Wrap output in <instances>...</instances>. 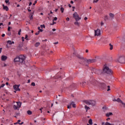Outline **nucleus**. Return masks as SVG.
<instances>
[{
    "instance_id": "nucleus-56",
    "label": "nucleus",
    "mask_w": 125,
    "mask_h": 125,
    "mask_svg": "<svg viewBox=\"0 0 125 125\" xmlns=\"http://www.w3.org/2000/svg\"><path fill=\"white\" fill-rule=\"evenodd\" d=\"M108 114H109V116H112V115H113V113L112 112H110Z\"/></svg>"
},
{
    "instance_id": "nucleus-12",
    "label": "nucleus",
    "mask_w": 125,
    "mask_h": 125,
    "mask_svg": "<svg viewBox=\"0 0 125 125\" xmlns=\"http://www.w3.org/2000/svg\"><path fill=\"white\" fill-rule=\"evenodd\" d=\"M100 84H101V88L102 89H106V88H107V85H106V84H105V83H100Z\"/></svg>"
},
{
    "instance_id": "nucleus-50",
    "label": "nucleus",
    "mask_w": 125,
    "mask_h": 125,
    "mask_svg": "<svg viewBox=\"0 0 125 125\" xmlns=\"http://www.w3.org/2000/svg\"><path fill=\"white\" fill-rule=\"evenodd\" d=\"M54 24H56V22L53 21L52 23H50V25H53Z\"/></svg>"
},
{
    "instance_id": "nucleus-22",
    "label": "nucleus",
    "mask_w": 125,
    "mask_h": 125,
    "mask_svg": "<svg viewBox=\"0 0 125 125\" xmlns=\"http://www.w3.org/2000/svg\"><path fill=\"white\" fill-rule=\"evenodd\" d=\"M70 105L72 106V107L73 108H76V104H75V103L74 102H72L71 104H70Z\"/></svg>"
},
{
    "instance_id": "nucleus-11",
    "label": "nucleus",
    "mask_w": 125,
    "mask_h": 125,
    "mask_svg": "<svg viewBox=\"0 0 125 125\" xmlns=\"http://www.w3.org/2000/svg\"><path fill=\"white\" fill-rule=\"evenodd\" d=\"M19 86H20V84H15V85H14L13 88L14 90H16V91H20L21 90L20 89V88H19Z\"/></svg>"
},
{
    "instance_id": "nucleus-60",
    "label": "nucleus",
    "mask_w": 125,
    "mask_h": 125,
    "mask_svg": "<svg viewBox=\"0 0 125 125\" xmlns=\"http://www.w3.org/2000/svg\"><path fill=\"white\" fill-rule=\"evenodd\" d=\"M1 50H2V48H0V53H1Z\"/></svg>"
},
{
    "instance_id": "nucleus-19",
    "label": "nucleus",
    "mask_w": 125,
    "mask_h": 125,
    "mask_svg": "<svg viewBox=\"0 0 125 125\" xmlns=\"http://www.w3.org/2000/svg\"><path fill=\"white\" fill-rule=\"evenodd\" d=\"M109 17L111 19H114V18L115 17V15L113 13H109Z\"/></svg>"
},
{
    "instance_id": "nucleus-5",
    "label": "nucleus",
    "mask_w": 125,
    "mask_h": 125,
    "mask_svg": "<svg viewBox=\"0 0 125 125\" xmlns=\"http://www.w3.org/2000/svg\"><path fill=\"white\" fill-rule=\"evenodd\" d=\"M91 71H92V72H91L92 74H93L94 73V74H95V75H98V76H99V75H101L103 74V70L102 71V70L101 69L92 68Z\"/></svg>"
},
{
    "instance_id": "nucleus-25",
    "label": "nucleus",
    "mask_w": 125,
    "mask_h": 125,
    "mask_svg": "<svg viewBox=\"0 0 125 125\" xmlns=\"http://www.w3.org/2000/svg\"><path fill=\"white\" fill-rule=\"evenodd\" d=\"M84 108L86 110V112H87V110H89V109H90V107L89 106H87V105H85Z\"/></svg>"
},
{
    "instance_id": "nucleus-23",
    "label": "nucleus",
    "mask_w": 125,
    "mask_h": 125,
    "mask_svg": "<svg viewBox=\"0 0 125 125\" xmlns=\"http://www.w3.org/2000/svg\"><path fill=\"white\" fill-rule=\"evenodd\" d=\"M7 43H9V44H14V42H11V41L10 40H9L7 42Z\"/></svg>"
},
{
    "instance_id": "nucleus-53",
    "label": "nucleus",
    "mask_w": 125,
    "mask_h": 125,
    "mask_svg": "<svg viewBox=\"0 0 125 125\" xmlns=\"http://www.w3.org/2000/svg\"><path fill=\"white\" fill-rule=\"evenodd\" d=\"M1 36L2 37V38H3V37H5V34H2Z\"/></svg>"
},
{
    "instance_id": "nucleus-4",
    "label": "nucleus",
    "mask_w": 125,
    "mask_h": 125,
    "mask_svg": "<svg viewBox=\"0 0 125 125\" xmlns=\"http://www.w3.org/2000/svg\"><path fill=\"white\" fill-rule=\"evenodd\" d=\"M77 58H79L80 59V63L82 64L83 65H85V66H87V59L86 58H83V57L80 55H77Z\"/></svg>"
},
{
    "instance_id": "nucleus-39",
    "label": "nucleus",
    "mask_w": 125,
    "mask_h": 125,
    "mask_svg": "<svg viewBox=\"0 0 125 125\" xmlns=\"http://www.w3.org/2000/svg\"><path fill=\"white\" fill-rule=\"evenodd\" d=\"M15 115L17 116H20V112H16Z\"/></svg>"
},
{
    "instance_id": "nucleus-10",
    "label": "nucleus",
    "mask_w": 125,
    "mask_h": 125,
    "mask_svg": "<svg viewBox=\"0 0 125 125\" xmlns=\"http://www.w3.org/2000/svg\"><path fill=\"white\" fill-rule=\"evenodd\" d=\"M118 62L119 63H125V57H119L118 59Z\"/></svg>"
},
{
    "instance_id": "nucleus-46",
    "label": "nucleus",
    "mask_w": 125,
    "mask_h": 125,
    "mask_svg": "<svg viewBox=\"0 0 125 125\" xmlns=\"http://www.w3.org/2000/svg\"><path fill=\"white\" fill-rule=\"evenodd\" d=\"M4 85H5V84H2L1 85V86H0V88H1V87H3V86H4Z\"/></svg>"
},
{
    "instance_id": "nucleus-55",
    "label": "nucleus",
    "mask_w": 125,
    "mask_h": 125,
    "mask_svg": "<svg viewBox=\"0 0 125 125\" xmlns=\"http://www.w3.org/2000/svg\"><path fill=\"white\" fill-rule=\"evenodd\" d=\"M4 80H6V81H9V79L6 78H5Z\"/></svg>"
},
{
    "instance_id": "nucleus-49",
    "label": "nucleus",
    "mask_w": 125,
    "mask_h": 125,
    "mask_svg": "<svg viewBox=\"0 0 125 125\" xmlns=\"http://www.w3.org/2000/svg\"><path fill=\"white\" fill-rule=\"evenodd\" d=\"M66 21H70V18H67L66 19Z\"/></svg>"
},
{
    "instance_id": "nucleus-48",
    "label": "nucleus",
    "mask_w": 125,
    "mask_h": 125,
    "mask_svg": "<svg viewBox=\"0 0 125 125\" xmlns=\"http://www.w3.org/2000/svg\"><path fill=\"white\" fill-rule=\"evenodd\" d=\"M30 20H33V15H31V16L30 17Z\"/></svg>"
},
{
    "instance_id": "nucleus-15",
    "label": "nucleus",
    "mask_w": 125,
    "mask_h": 125,
    "mask_svg": "<svg viewBox=\"0 0 125 125\" xmlns=\"http://www.w3.org/2000/svg\"><path fill=\"white\" fill-rule=\"evenodd\" d=\"M80 84H81V86H85V85H86V82H85V81H83L81 82Z\"/></svg>"
},
{
    "instance_id": "nucleus-33",
    "label": "nucleus",
    "mask_w": 125,
    "mask_h": 125,
    "mask_svg": "<svg viewBox=\"0 0 125 125\" xmlns=\"http://www.w3.org/2000/svg\"><path fill=\"white\" fill-rule=\"evenodd\" d=\"M38 30H39V31H40V32H43V30L41 29V27H40V26H39V27H38Z\"/></svg>"
},
{
    "instance_id": "nucleus-57",
    "label": "nucleus",
    "mask_w": 125,
    "mask_h": 125,
    "mask_svg": "<svg viewBox=\"0 0 125 125\" xmlns=\"http://www.w3.org/2000/svg\"><path fill=\"white\" fill-rule=\"evenodd\" d=\"M84 20H85V21L87 20V17H85L84 18Z\"/></svg>"
},
{
    "instance_id": "nucleus-16",
    "label": "nucleus",
    "mask_w": 125,
    "mask_h": 125,
    "mask_svg": "<svg viewBox=\"0 0 125 125\" xmlns=\"http://www.w3.org/2000/svg\"><path fill=\"white\" fill-rule=\"evenodd\" d=\"M7 59V57L6 56H1V60L2 61H5Z\"/></svg>"
},
{
    "instance_id": "nucleus-63",
    "label": "nucleus",
    "mask_w": 125,
    "mask_h": 125,
    "mask_svg": "<svg viewBox=\"0 0 125 125\" xmlns=\"http://www.w3.org/2000/svg\"><path fill=\"white\" fill-rule=\"evenodd\" d=\"M85 52H86V53H87L88 52V50L86 49V50H85Z\"/></svg>"
},
{
    "instance_id": "nucleus-62",
    "label": "nucleus",
    "mask_w": 125,
    "mask_h": 125,
    "mask_svg": "<svg viewBox=\"0 0 125 125\" xmlns=\"http://www.w3.org/2000/svg\"><path fill=\"white\" fill-rule=\"evenodd\" d=\"M31 83V80H28V83Z\"/></svg>"
},
{
    "instance_id": "nucleus-28",
    "label": "nucleus",
    "mask_w": 125,
    "mask_h": 125,
    "mask_svg": "<svg viewBox=\"0 0 125 125\" xmlns=\"http://www.w3.org/2000/svg\"><path fill=\"white\" fill-rule=\"evenodd\" d=\"M61 11L62 12V13H63L64 12V8H63V7H62V5L61 6Z\"/></svg>"
},
{
    "instance_id": "nucleus-29",
    "label": "nucleus",
    "mask_w": 125,
    "mask_h": 125,
    "mask_svg": "<svg viewBox=\"0 0 125 125\" xmlns=\"http://www.w3.org/2000/svg\"><path fill=\"white\" fill-rule=\"evenodd\" d=\"M27 113L28 115H32V114H33V112L31 110H28Z\"/></svg>"
},
{
    "instance_id": "nucleus-7",
    "label": "nucleus",
    "mask_w": 125,
    "mask_h": 125,
    "mask_svg": "<svg viewBox=\"0 0 125 125\" xmlns=\"http://www.w3.org/2000/svg\"><path fill=\"white\" fill-rule=\"evenodd\" d=\"M73 17L75 20L76 21H79V20H81L82 19V18L80 17L79 14H78V13L77 12H74V13L73 14Z\"/></svg>"
},
{
    "instance_id": "nucleus-9",
    "label": "nucleus",
    "mask_w": 125,
    "mask_h": 125,
    "mask_svg": "<svg viewBox=\"0 0 125 125\" xmlns=\"http://www.w3.org/2000/svg\"><path fill=\"white\" fill-rule=\"evenodd\" d=\"M97 60L95 59H87V64H90L91 63H95V62H96Z\"/></svg>"
},
{
    "instance_id": "nucleus-52",
    "label": "nucleus",
    "mask_w": 125,
    "mask_h": 125,
    "mask_svg": "<svg viewBox=\"0 0 125 125\" xmlns=\"http://www.w3.org/2000/svg\"><path fill=\"white\" fill-rule=\"evenodd\" d=\"M37 0H35L34 2V3H33V5H36V3H37Z\"/></svg>"
},
{
    "instance_id": "nucleus-44",
    "label": "nucleus",
    "mask_w": 125,
    "mask_h": 125,
    "mask_svg": "<svg viewBox=\"0 0 125 125\" xmlns=\"http://www.w3.org/2000/svg\"><path fill=\"white\" fill-rule=\"evenodd\" d=\"M57 20V17H55L53 20V21H56Z\"/></svg>"
},
{
    "instance_id": "nucleus-45",
    "label": "nucleus",
    "mask_w": 125,
    "mask_h": 125,
    "mask_svg": "<svg viewBox=\"0 0 125 125\" xmlns=\"http://www.w3.org/2000/svg\"><path fill=\"white\" fill-rule=\"evenodd\" d=\"M21 30L20 29L19 32H18V35H21Z\"/></svg>"
},
{
    "instance_id": "nucleus-41",
    "label": "nucleus",
    "mask_w": 125,
    "mask_h": 125,
    "mask_svg": "<svg viewBox=\"0 0 125 125\" xmlns=\"http://www.w3.org/2000/svg\"><path fill=\"white\" fill-rule=\"evenodd\" d=\"M12 27H11L10 26H8V32H10V29H11Z\"/></svg>"
},
{
    "instance_id": "nucleus-47",
    "label": "nucleus",
    "mask_w": 125,
    "mask_h": 125,
    "mask_svg": "<svg viewBox=\"0 0 125 125\" xmlns=\"http://www.w3.org/2000/svg\"><path fill=\"white\" fill-rule=\"evenodd\" d=\"M71 105H67V108H68V109H71Z\"/></svg>"
},
{
    "instance_id": "nucleus-51",
    "label": "nucleus",
    "mask_w": 125,
    "mask_h": 125,
    "mask_svg": "<svg viewBox=\"0 0 125 125\" xmlns=\"http://www.w3.org/2000/svg\"><path fill=\"white\" fill-rule=\"evenodd\" d=\"M109 116H110V115H109V113L106 114V117H109Z\"/></svg>"
},
{
    "instance_id": "nucleus-59",
    "label": "nucleus",
    "mask_w": 125,
    "mask_h": 125,
    "mask_svg": "<svg viewBox=\"0 0 125 125\" xmlns=\"http://www.w3.org/2000/svg\"><path fill=\"white\" fill-rule=\"evenodd\" d=\"M52 31H53V32H55V31H56V29L55 28H53V29H52Z\"/></svg>"
},
{
    "instance_id": "nucleus-26",
    "label": "nucleus",
    "mask_w": 125,
    "mask_h": 125,
    "mask_svg": "<svg viewBox=\"0 0 125 125\" xmlns=\"http://www.w3.org/2000/svg\"><path fill=\"white\" fill-rule=\"evenodd\" d=\"M119 103H121V104H122V105H123V107H124V108H125V103H124V102H123V101H122V100H121V101H120V102Z\"/></svg>"
},
{
    "instance_id": "nucleus-8",
    "label": "nucleus",
    "mask_w": 125,
    "mask_h": 125,
    "mask_svg": "<svg viewBox=\"0 0 125 125\" xmlns=\"http://www.w3.org/2000/svg\"><path fill=\"white\" fill-rule=\"evenodd\" d=\"M95 36H97L98 37L101 36V31L99 29H97V30H95Z\"/></svg>"
},
{
    "instance_id": "nucleus-54",
    "label": "nucleus",
    "mask_w": 125,
    "mask_h": 125,
    "mask_svg": "<svg viewBox=\"0 0 125 125\" xmlns=\"http://www.w3.org/2000/svg\"><path fill=\"white\" fill-rule=\"evenodd\" d=\"M21 40L22 42H24V41H25V40H24V37H21Z\"/></svg>"
},
{
    "instance_id": "nucleus-32",
    "label": "nucleus",
    "mask_w": 125,
    "mask_h": 125,
    "mask_svg": "<svg viewBox=\"0 0 125 125\" xmlns=\"http://www.w3.org/2000/svg\"><path fill=\"white\" fill-rule=\"evenodd\" d=\"M122 41H123V42H125V35L122 37Z\"/></svg>"
},
{
    "instance_id": "nucleus-18",
    "label": "nucleus",
    "mask_w": 125,
    "mask_h": 125,
    "mask_svg": "<svg viewBox=\"0 0 125 125\" xmlns=\"http://www.w3.org/2000/svg\"><path fill=\"white\" fill-rule=\"evenodd\" d=\"M75 85H76V84L75 83H73L70 86H69V87H68V89H73V88H74V86H75Z\"/></svg>"
},
{
    "instance_id": "nucleus-34",
    "label": "nucleus",
    "mask_w": 125,
    "mask_h": 125,
    "mask_svg": "<svg viewBox=\"0 0 125 125\" xmlns=\"http://www.w3.org/2000/svg\"><path fill=\"white\" fill-rule=\"evenodd\" d=\"M41 28H42V29L43 28H44V29H45V25H44V24L41 25Z\"/></svg>"
},
{
    "instance_id": "nucleus-24",
    "label": "nucleus",
    "mask_w": 125,
    "mask_h": 125,
    "mask_svg": "<svg viewBox=\"0 0 125 125\" xmlns=\"http://www.w3.org/2000/svg\"><path fill=\"white\" fill-rule=\"evenodd\" d=\"M13 108L14 110H19L20 107H19L18 106H16V105H14Z\"/></svg>"
},
{
    "instance_id": "nucleus-17",
    "label": "nucleus",
    "mask_w": 125,
    "mask_h": 125,
    "mask_svg": "<svg viewBox=\"0 0 125 125\" xmlns=\"http://www.w3.org/2000/svg\"><path fill=\"white\" fill-rule=\"evenodd\" d=\"M3 9L6 10V11H8V7L7 6H5L4 4H2Z\"/></svg>"
},
{
    "instance_id": "nucleus-36",
    "label": "nucleus",
    "mask_w": 125,
    "mask_h": 125,
    "mask_svg": "<svg viewBox=\"0 0 125 125\" xmlns=\"http://www.w3.org/2000/svg\"><path fill=\"white\" fill-rule=\"evenodd\" d=\"M25 40H26V41H29V39H28V35H25Z\"/></svg>"
},
{
    "instance_id": "nucleus-27",
    "label": "nucleus",
    "mask_w": 125,
    "mask_h": 125,
    "mask_svg": "<svg viewBox=\"0 0 125 125\" xmlns=\"http://www.w3.org/2000/svg\"><path fill=\"white\" fill-rule=\"evenodd\" d=\"M40 44H41V43H40L39 42H36L35 44V47H38V46H39Z\"/></svg>"
},
{
    "instance_id": "nucleus-13",
    "label": "nucleus",
    "mask_w": 125,
    "mask_h": 125,
    "mask_svg": "<svg viewBox=\"0 0 125 125\" xmlns=\"http://www.w3.org/2000/svg\"><path fill=\"white\" fill-rule=\"evenodd\" d=\"M20 122H21V120H19L17 122L14 124V125H22L23 124H24V122H22L20 123Z\"/></svg>"
},
{
    "instance_id": "nucleus-35",
    "label": "nucleus",
    "mask_w": 125,
    "mask_h": 125,
    "mask_svg": "<svg viewBox=\"0 0 125 125\" xmlns=\"http://www.w3.org/2000/svg\"><path fill=\"white\" fill-rule=\"evenodd\" d=\"M104 20H109V18H108V16H105Z\"/></svg>"
},
{
    "instance_id": "nucleus-42",
    "label": "nucleus",
    "mask_w": 125,
    "mask_h": 125,
    "mask_svg": "<svg viewBox=\"0 0 125 125\" xmlns=\"http://www.w3.org/2000/svg\"><path fill=\"white\" fill-rule=\"evenodd\" d=\"M31 85H32L33 86H35L36 85V83H35L33 82L31 83Z\"/></svg>"
},
{
    "instance_id": "nucleus-14",
    "label": "nucleus",
    "mask_w": 125,
    "mask_h": 125,
    "mask_svg": "<svg viewBox=\"0 0 125 125\" xmlns=\"http://www.w3.org/2000/svg\"><path fill=\"white\" fill-rule=\"evenodd\" d=\"M121 99H120L119 98H117V99H114L112 100V101H113V102H118V103H120V102H121Z\"/></svg>"
},
{
    "instance_id": "nucleus-58",
    "label": "nucleus",
    "mask_w": 125,
    "mask_h": 125,
    "mask_svg": "<svg viewBox=\"0 0 125 125\" xmlns=\"http://www.w3.org/2000/svg\"><path fill=\"white\" fill-rule=\"evenodd\" d=\"M54 44H58V42H54Z\"/></svg>"
},
{
    "instance_id": "nucleus-38",
    "label": "nucleus",
    "mask_w": 125,
    "mask_h": 125,
    "mask_svg": "<svg viewBox=\"0 0 125 125\" xmlns=\"http://www.w3.org/2000/svg\"><path fill=\"white\" fill-rule=\"evenodd\" d=\"M5 2H6V3H8V4H10V3L9 2V0H5Z\"/></svg>"
},
{
    "instance_id": "nucleus-30",
    "label": "nucleus",
    "mask_w": 125,
    "mask_h": 125,
    "mask_svg": "<svg viewBox=\"0 0 125 125\" xmlns=\"http://www.w3.org/2000/svg\"><path fill=\"white\" fill-rule=\"evenodd\" d=\"M88 123L89 125H92V119L89 120Z\"/></svg>"
},
{
    "instance_id": "nucleus-20",
    "label": "nucleus",
    "mask_w": 125,
    "mask_h": 125,
    "mask_svg": "<svg viewBox=\"0 0 125 125\" xmlns=\"http://www.w3.org/2000/svg\"><path fill=\"white\" fill-rule=\"evenodd\" d=\"M81 23L79 22L78 21H76V22H74V25L76 26H78V27H80Z\"/></svg>"
},
{
    "instance_id": "nucleus-61",
    "label": "nucleus",
    "mask_w": 125,
    "mask_h": 125,
    "mask_svg": "<svg viewBox=\"0 0 125 125\" xmlns=\"http://www.w3.org/2000/svg\"><path fill=\"white\" fill-rule=\"evenodd\" d=\"M101 26H103V25H104V23H103V22H102L101 23Z\"/></svg>"
},
{
    "instance_id": "nucleus-3",
    "label": "nucleus",
    "mask_w": 125,
    "mask_h": 125,
    "mask_svg": "<svg viewBox=\"0 0 125 125\" xmlns=\"http://www.w3.org/2000/svg\"><path fill=\"white\" fill-rule=\"evenodd\" d=\"M100 83L95 79H92L90 82H87V85L89 86H98Z\"/></svg>"
},
{
    "instance_id": "nucleus-64",
    "label": "nucleus",
    "mask_w": 125,
    "mask_h": 125,
    "mask_svg": "<svg viewBox=\"0 0 125 125\" xmlns=\"http://www.w3.org/2000/svg\"><path fill=\"white\" fill-rule=\"evenodd\" d=\"M102 125H105V123H104V122H103V123H102Z\"/></svg>"
},
{
    "instance_id": "nucleus-43",
    "label": "nucleus",
    "mask_w": 125,
    "mask_h": 125,
    "mask_svg": "<svg viewBox=\"0 0 125 125\" xmlns=\"http://www.w3.org/2000/svg\"><path fill=\"white\" fill-rule=\"evenodd\" d=\"M40 33H41V32L38 31V32H36V33H35V35H36V36H38V35H39V34H40Z\"/></svg>"
},
{
    "instance_id": "nucleus-21",
    "label": "nucleus",
    "mask_w": 125,
    "mask_h": 125,
    "mask_svg": "<svg viewBox=\"0 0 125 125\" xmlns=\"http://www.w3.org/2000/svg\"><path fill=\"white\" fill-rule=\"evenodd\" d=\"M17 106L19 108H20L21 107V104H22L20 102H17Z\"/></svg>"
},
{
    "instance_id": "nucleus-2",
    "label": "nucleus",
    "mask_w": 125,
    "mask_h": 125,
    "mask_svg": "<svg viewBox=\"0 0 125 125\" xmlns=\"http://www.w3.org/2000/svg\"><path fill=\"white\" fill-rule=\"evenodd\" d=\"M26 57L24 55H21L19 57H16L14 60V62H20L21 64H25Z\"/></svg>"
},
{
    "instance_id": "nucleus-1",
    "label": "nucleus",
    "mask_w": 125,
    "mask_h": 125,
    "mask_svg": "<svg viewBox=\"0 0 125 125\" xmlns=\"http://www.w3.org/2000/svg\"><path fill=\"white\" fill-rule=\"evenodd\" d=\"M103 74L106 75V76H112L114 74V72L109 68L108 64H104L103 68Z\"/></svg>"
},
{
    "instance_id": "nucleus-31",
    "label": "nucleus",
    "mask_w": 125,
    "mask_h": 125,
    "mask_svg": "<svg viewBox=\"0 0 125 125\" xmlns=\"http://www.w3.org/2000/svg\"><path fill=\"white\" fill-rule=\"evenodd\" d=\"M109 46H110V50H112L113 49V45H112L111 43H109Z\"/></svg>"
},
{
    "instance_id": "nucleus-6",
    "label": "nucleus",
    "mask_w": 125,
    "mask_h": 125,
    "mask_svg": "<svg viewBox=\"0 0 125 125\" xmlns=\"http://www.w3.org/2000/svg\"><path fill=\"white\" fill-rule=\"evenodd\" d=\"M84 103L87 104V105H91V106H94L96 105V101L94 100H86L84 101Z\"/></svg>"
},
{
    "instance_id": "nucleus-37",
    "label": "nucleus",
    "mask_w": 125,
    "mask_h": 125,
    "mask_svg": "<svg viewBox=\"0 0 125 125\" xmlns=\"http://www.w3.org/2000/svg\"><path fill=\"white\" fill-rule=\"evenodd\" d=\"M110 90H111V89H110V85H108L107 91H110Z\"/></svg>"
},
{
    "instance_id": "nucleus-40",
    "label": "nucleus",
    "mask_w": 125,
    "mask_h": 125,
    "mask_svg": "<svg viewBox=\"0 0 125 125\" xmlns=\"http://www.w3.org/2000/svg\"><path fill=\"white\" fill-rule=\"evenodd\" d=\"M98 0H94L93 2V3H95L96 2H98Z\"/></svg>"
}]
</instances>
